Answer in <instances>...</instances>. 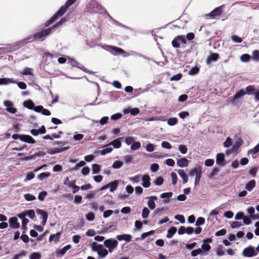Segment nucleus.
Instances as JSON below:
<instances>
[{
    "mask_svg": "<svg viewBox=\"0 0 259 259\" xmlns=\"http://www.w3.org/2000/svg\"><path fill=\"white\" fill-rule=\"evenodd\" d=\"M58 17H51L45 24L43 27L44 29L41 31L36 32L31 35H30L27 37L20 40L15 42L12 44H8L7 47L3 48V52L5 53H9L13 52L25 44L34 41H44L48 36L51 34L52 32L55 31L61 25L67 21V17H63L62 19L56 24L53 25L52 27L48 28H46L52 24Z\"/></svg>",
    "mask_w": 259,
    "mask_h": 259,
    "instance_id": "f257e3e1",
    "label": "nucleus"
},
{
    "mask_svg": "<svg viewBox=\"0 0 259 259\" xmlns=\"http://www.w3.org/2000/svg\"><path fill=\"white\" fill-rule=\"evenodd\" d=\"M88 11L90 14H98L105 15L106 16L110 17V15L107 11L95 1L92 0L90 6L88 8Z\"/></svg>",
    "mask_w": 259,
    "mask_h": 259,
    "instance_id": "f03ea898",
    "label": "nucleus"
},
{
    "mask_svg": "<svg viewBox=\"0 0 259 259\" xmlns=\"http://www.w3.org/2000/svg\"><path fill=\"white\" fill-rule=\"evenodd\" d=\"M76 1V0H67L65 4L61 6L52 16H62L66 12L67 9L74 4Z\"/></svg>",
    "mask_w": 259,
    "mask_h": 259,
    "instance_id": "7ed1b4c3",
    "label": "nucleus"
},
{
    "mask_svg": "<svg viewBox=\"0 0 259 259\" xmlns=\"http://www.w3.org/2000/svg\"><path fill=\"white\" fill-rule=\"evenodd\" d=\"M118 244V241L113 238L107 239L104 242L105 246L108 248L110 253L112 252L113 250L117 246Z\"/></svg>",
    "mask_w": 259,
    "mask_h": 259,
    "instance_id": "20e7f679",
    "label": "nucleus"
},
{
    "mask_svg": "<svg viewBox=\"0 0 259 259\" xmlns=\"http://www.w3.org/2000/svg\"><path fill=\"white\" fill-rule=\"evenodd\" d=\"M102 47L114 55H119L126 53L124 50L115 46H105Z\"/></svg>",
    "mask_w": 259,
    "mask_h": 259,
    "instance_id": "39448f33",
    "label": "nucleus"
},
{
    "mask_svg": "<svg viewBox=\"0 0 259 259\" xmlns=\"http://www.w3.org/2000/svg\"><path fill=\"white\" fill-rule=\"evenodd\" d=\"M225 7V5H222L214 8L210 13L205 14L203 16H221L223 14V11Z\"/></svg>",
    "mask_w": 259,
    "mask_h": 259,
    "instance_id": "423d86ee",
    "label": "nucleus"
},
{
    "mask_svg": "<svg viewBox=\"0 0 259 259\" xmlns=\"http://www.w3.org/2000/svg\"><path fill=\"white\" fill-rule=\"evenodd\" d=\"M68 63L72 66L78 68L83 71L88 73L90 74H92L94 73V72L92 71H90L85 68L82 65L80 64L79 62L76 61L75 60L69 58L68 60Z\"/></svg>",
    "mask_w": 259,
    "mask_h": 259,
    "instance_id": "0eeeda50",
    "label": "nucleus"
},
{
    "mask_svg": "<svg viewBox=\"0 0 259 259\" xmlns=\"http://www.w3.org/2000/svg\"><path fill=\"white\" fill-rule=\"evenodd\" d=\"M186 39L184 36L178 35L174 38L171 42L172 46L174 48H178L180 47L181 44H186Z\"/></svg>",
    "mask_w": 259,
    "mask_h": 259,
    "instance_id": "6e6552de",
    "label": "nucleus"
},
{
    "mask_svg": "<svg viewBox=\"0 0 259 259\" xmlns=\"http://www.w3.org/2000/svg\"><path fill=\"white\" fill-rule=\"evenodd\" d=\"M242 254L244 257H251L256 255L257 252L255 250V248L250 245L243 249Z\"/></svg>",
    "mask_w": 259,
    "mask_h": 259,
    "instance_id": "1a4fd4ad",
    "label": "nucleus"
},
{
    "mask_svg": "<svg viewBox=\"0 0 259 259\" xmlns=\"http://www.w3.org/2000/svg\"><path fill=\"white\" fill-rule=\"evenodd\" d=\"M225 154L223 153H219L216 156V163L220 166H224L226 162L225 160Z\"/></svg>",
    "mask_w": 259,
    "mask_h": 259,
    "instance_id": "9d476101",
    "label": "nucleus"
},
{
    "mask_svg": "<svg viewBox=\"0 0 259 259\" xmlns=\"http://www.w3.org/2000/svg\"><path fill=\"white\" fill-rule=\"evenodd\" d=\"M4 105L6 107V110L9 113H11L12 114H15L17 112V109L13 107V103L11 101H5Z\"/></svg>",
    "mask_w": 259,
    "mask_h": 259,
    "instance_id": "9b49d317",
    "label": "nucleus"
},
{
    "mask_svg": "<svg viewBox=\"0 0 259 259\" xmlns=\"http://www.w3.org/2000/svg\"><path fill=\"white\" fill-rule=\"evenodd\" d=\"M243 141L241 138H238L236 140L234 145L231 148L232 153H236L238 151L239 148L243 145Z\"/></svg>",
    "mask_w": 259,
    "mask_h": 259,
    "instance_id": "f8f14e48",
    "label": "nucleus"
},
{
    "mask_svg": "<svg viewBox=\"0 0 259 259\" xmlns=\"http://www.w3.org/2000/svg\"><path fill=\"white\" fill-rule=\"evenodd\" d=\"M20 140L28 144H34L35 140L30 136L27 135H21Z\"/></svg>",
    "mask_w": 259,
    "mask_h": 259,
    "instance_id": "ddd939ff",
    "label": "nucleus"
},
{
    "mask_svg": "<svg viewBox=\"0 0 259 259\" xmlns=\"http://www.w3.org/2000/svg\"><path fill=\"white\" fill-rule=\"evenodd\" d=\"M124 137L117 138L113 141L110 142L107 146H113L114 148H119L121 147V141L124 139Z\"/></svg>",
    "mask_w": 259,
    "mask_h": 259,
    "instance_id": "4468645a",
    "label": "nucleus"
},
{
    "mask_svg": "<svg viewBox=\"0 0 259 259\" xmlns=\"http://www.w3.org/2000/svg\"><path fill=\"white\" fill-rule=\"evenodd\" d=\"M10 227L13 229H18L20 227V224L18 222V219L16 217H12L9 220Z\"/></svg>",
    "mask_w": 259,
    "mask_h": 259,
    "instance_id": "2eb2a0df",
    "label": "nucleus"
},
{
    "mask_svg": "<svg viewBox=\"0 0 259 259\" xmlns=\"http://www.w3.org/2000/svg\"><path fill=\"white\" fill-rule=\"evenodd\" d=\"M142 185L144 188H148L150 186V177L148 175H145L142 178Z\"/></svg>",
    "mask_w": 259,
    "mask_h": 259,
    "instance_id": "dca6fc26",
    "label": "nucleus"
},
{
    "mask_svg": "<svg viewBox=\"0 0 259 259\" xmlns=\"http://www.w3.org/2000/svg\"><path fill=\"white\" fill-rule=\"evenodd\" d=\"M219 58V55L218 53H211L206 59V63L210 64L211 62L217 61Z\"/></svg>",
    "mask_w": 259,
    "mask_h": 259,
    "instance_id": "f3484780",
    "label": "nucleus"
},
{
    "mask_svg": "<svg viewBox=\"0 0 259 259\" xmlns=\"http://www.w3.org/2000/svg\"><path fill=\"white\" fill-rule=\"evenodd\" d=\"M173 193L172 192H165L162 193L160 195V197L162 199H165L163 200V202L164 203H167L169 202L170 199L169 198L172 196Z\"/></svg>",
    "mask_w": 259,
    "mask_h": 259,
    "instance_id": "a211bd4d",
    "label": "nucleus"
},
{
    "mask_svg": "<svg viewBox=\"0 0 259 259\" xmlns=\"http://www.w3.org/2000/svg\"><path fill=\"white\" fill-rule=\"evenodd\" d=\"M201 171H202V167L199 164H197L194 168L189 171V175L192 177L194 175H197V174L199 173Z\"/></svg>",
    "mask_w": 259,
    "mask_h": 259,
    "instance_id": "6ab92c4d",
    "label": "nucleus"
},
{
    "mask_svg": "<svg viewBox=\"0 0 259 259\" xmlns=\"http://www.w3.org/2000/svg\"><path fill=\"white\" fill-rule=\"evenodd\" d=\"M177 164L180 167H187L189 165V161L186 158H182L177 160Z\"/></svg>",
    "mask_w": 259,
    "mask_h": 259,
    "instance_id": "aec40b11",
    "label": "nucleus"
},
{
    "mask_svg": "<svg viewBox=\"0 0 259 259\" xmlns=\"http://www.w3.org/2000/svg\"><path fill=\"white\" fill-rule=\"evenodd\" d=\"M116 238L119 241L124 240L126 242H130L132 240V236L130 234H122L117 235Z\"/></svg>",
    "mask_w": 259,
    "mask_h": 259,
    "instance_id": "412c9836",
    "label": "nucleus"
},
{
    "mask_svg": "<svg viewBox=\"0 0 259 259\" xmlns=\"http://www.w3.org/2000/svg\"><path fill=\"white\" fill-rule=\"evenodd\" d=\"M119 181L118 180H114L110 183L108 184L109 185V188H110V191L111 192H114L116 190L118 185L119 184Z\"/></svg>",
    "mask_w": 259,
    "mask_h": 259,
    "instance_id": "4be33fe9",
    "label": "nucleus"
},
{
    "mask_svg": "<svg viewBox=\"0 0 259 259\" xmlns=\"http://www.w3.org/2000/svg\"><path fill=\"white\" fill-rule=\"evenodd\" d=\"M255 181L254 180H252L245 185V188L248 191H251L255 187Z\"/></svg>",
    "mask_w": 259,
    "mask_h": 259,
    "instance_id": "5701e85b",
    "label": "nucleus"
},
{
    "mask_svg": "<svg viewBox=\"0 0 259 259\" xmlns=\"http://www.w3.org/2000/svg\"><path fill=\"white\" fill-rule=\"evenodd\" d=\"M178 173L179 175V176L181 177V178L183 179V183L185 184L187 183L188 181V176L185 172L184 170L183 169H179L178 170Z\"/></svg>",
    "mask_w": 259,
    "mask_h": 259,
    "instance_id": "b1692460",
    "label": "nucleus"
},
{
    "mask_svg": "<svg viewBox=\"0 0 259 259\" xmlns=\"http://www.w3.org/2000/svg\"><path fill=\"white\" fill-rule=\"evenodd\" d=\"M11 83H15L16 81L13 80L12 78H0V85H7Z\"/></svg>",
    "mask_w": 259,
    "mask_h": 259,
    "instance_id": "393cba45",
    "label": "nucleus"
},
{
    "mask_svg": "<svg viewBox=\"0 0 259 259\" xmlns=\"http://www.w3.org/2000/svg\"><path fill=\"white\" fill-rule=\"evenodd\" d=\"M61 237V233L58 232L55 234H51L49 238V241L51 242L54 241L55 243H57Z\"/></svg>",
    "mask_w": 259,
    "mask_h": 259,
    "instance_id": "a878e982",
    "label": "nucleus"
},
{
    "mask_svg": "<svg viewBox=\"0 0 259 259\" xmlns=\"http://www.w3.org/2000/svg\"><path fill=\"white\" fill-rule=\"evenodd\" d=\"M256 90V89H254L252 85H250L246 87L244 91L245 95H252L255 93Z\"/></svg>",
    "mask_w": 259,
    "mask_h": 259,
    "instance_id": "bb28decb",
    "label": "nucleus"
},
{
    "mask_svg": "<svg viewBox=\"0 0 259 259\" xmlns=\"http://www.w3.org/2000/svg\"><path fill=\"white\" fill-rule=\"evenodd\" d=\"M177 229L175 227H171L170 229H169L167 231V233L166 234V237L167 238H171L177 232Z\"/></svg>",
    "mask_w": 259,
    "mask_h": 259,
    "instance_id": "cd10ccee",
    "label": "nucleus"
},
{
    "mask_svg": "<svg viewBox=\"0 0 259 259\" xmlns=\"http://www.w3.org/2000/svg\"><path fill=\"white\" fill-rule=\"evenodd\" d=\"M183 18L184 17H179V19H178L177 20H176L175 21V22L177 23V24L179 25L178 26H177V27H178L179 28H184V26L187 21L185 20H182L180 19V18Z\"/></svg>",
    "mask_w": 259,
    "mask_h": 259,
    "instance_id": "c85d7f7f",
    "label": "nucleus"
},
{
    "mask_svg": "<svg viewBox=\"0 0 259 259\" xmlns=\"http://www.w3.org/2000/svg\"><path fill=\"white\" fill-rule=\"evenodd\" d=\"M245 95V91L243 89H241L237 92L235 95L233 96L234 100H236L238 99L239 98L242 97L244 95Z\"/></svg>",
    "mask_w": 259,
    "mask_h": 259,
    "instance_id": "c756f323",
    "label": "nucleus"
},
{
    "mask_svg": "<svg viewBox=\"0 0 259 259\" xmlns=\"http://www.w3.org/2000/svg\"><path fill=\"white\" fill-rule=\"evenodd\" d=\"M202 253L204 254H206L204 252H207L211 249V246L209 244L203 243L201 245V248Z\"/></svg>",
    "mask_w": 259,
    "mask_h": 259,
    "instance_id": "7c9ffc66",
    "label": "nucleus"
},
{
    "mask_svg": "<svg viewBox=\"0 0 259 259\" xmlns=\"http://www.w3.org/2000/svg\"><path fill=\"white\" fill-rule=\"evenodd\" d=\"M123 163L121 161L116 160L114 161L112 165V167L114 169H118L122 166Z\"/></svg>",
    "mask_w": 259,
    "mask_h": 259,
    "instance_id": "2f4dec72",
    "label": "nucleus"
},
{
    "mask_svg": "<svg viewBox=\"0 0 259 259\" xmlns=\"http://www.w3.org/2000/svg\"><path fill=\"white\" fill-rule=\"evenodd\" d=\"M100 171V166L98 164H93L92 165V173L93 174H98Z\"/></svg>",
    "mask_w": 259,
    "mask_h": 259,
    "instance_id": "473e14b6",
    "label": "nucleus"
},
{
    "mask_svg": "<svg viewBox=\"0 0 259 259\" xmlns=\"http://www.w3.org/2000/svg\"><path fill=\"white\" fill-rule=\"evenodd\" d=\"M32 71H33V69L32 68H29V67H25L23 69V71L21 72V74L24 75H33Z\"/></svg>",
    "mask_w": 259,
    "mask_h": 259,
    "instance_id": "72a5a7b5",
    "label": "nucleus"
},
{
    "mask_svg": "<svg viewBox=\"0 0 259 259\" xmlns=\"http://www.w3.org/2000/svg\"><path fill=\"white\" fill-rule=\"evenodd\" d=\"M259 152V143L253 148L248 151V154H255Z\"/></svg>",
    "mask_w": 259,
    "mask_h": 259,
    "instance_id": "f704fd0d",
    "label": "nucleus"
},
{
    "mask_svg": "<svg viewBox=\"0 0 259 259\" xmlns=\"http://www.w3.org/2000/svg\"><path fill=\"white\" fill-rule=\"evenodd\" d=\"M217 254L219 256H222L225 254L224 251L223 250V246L222 245H219L215 249Z\"/></svg>",
    "mask_w": 259,
    "mask_h": 259,
    "instance_id": "c9c22d12",
    "label": "nucleus"
},
{
    "mask_svg": "<svg viewBox=\"0 0 259 259\" xmlns=\"http://www.w3.org/2000/svg\"><path fill=\"white\" fill-rule=\"evenodd\" d=\"M23 106L28 109V107L29 108H33V106H34V103L32 101L29 100L27 101H25L23 103Z\"/></svg>",
    "mask_w": 259,
    "mask_h": 259,
    "instance_id": "e433bc0d",
    "label": "nucleus"
},
{
    "mask_svg": "<svg viewBox=\"0 0 259 259\" xmlns=\"http://www.w3.org/2000/svg\"><path fill=\"white\" fill-rule=\"evenodd\" d=\"M106 148H104L100 151L101 155H105L109 153H110L112 150V148L106 146Z\"/></svg>",
    "mask_w": 259,
    "mask_h": 259,
    "instance_id": "4c0bfd02",
    "label": "nucleus"
},
{
    "mask_svg": "<svg viewBox=\"0 0 259 259\" xmlns=\"http://www.w3.org/2000/svg\"><path fill=\"white\" fill-rule=\"evenodd\" d=\"M50 176H51V173L49 172H42V173L40 174L39 175H38V179L39 180L42 181L44 179H45V178H48Z\"/></svg>",
    "mask_w": 259,
    "mask_h": 259,
    "instance_id": "58836bf2",
    "label": "nucleus"
},
{
    "mask_svg": "<svg viewBox=\"0 0 259 259\" xmlns=\"http://www.w3.org/2000/svg\"><path fill=\"white\" fill-rule=\"evenodd\" d=\"M252 59L256 62L259 61V51L258 50H254L252 54Z\"/></svg>",
    "mask_w": 259,
    "mask_h": 259,
    "instance_id": "ea45409f",
    "label": "nucleus"
},
{
    "mask_svg": "<svg viewBox=\"0 0 259 259\" xmlns=\"http://www.w3.org/2000/svg\"><path fill=\"white\" fill-rule=\"evenodd\" d=\"M140 147L141 143L139 142H134L131 146V149L132 150H137Z\"/></svg>",
    "mask_w": 259,
    "mask_h": 259,
    "instance_id": "a19ab883",
    "label": "nucleus"
},
{
    "mask_svg": "<svg viewBox=\"0 0 259 259\" xmlns=\"http://www.w3.org/2000/svg\"><path fill=\"white\" fill-rule=\"evenodd\" d=\"M36 211L38 215L42 216V219L48 217V213L43 209H37Z\"/></svg>",
    "mask_w": 259,
    "mask_h": 259,
    "instance_id": "79ce46f5",
    "label": "nucleus"
},
{
    "mask_svg": "<svg viewBox=\"0 0 259 259\" xmlns=\"http://www.w3.org/2000/svg\"><path fill=\"white\" fill-rule=\"evenodd\" d=\"M85 164V162L84 161H80L77 163L75 166L71 169V171H75L77 170L79 167L83 166Z\"/></svg>",
    "mask_w": 259,
    "mask_h": 259,
    "instance_id": "37998d69",
    "label": "nucleus"
},
{
    "mask_svg": "<svg viewBox=\"0 0 259 259\" xmlns=\"http://www.w3.org/2000/svg\"><path fill=\"white\" fill-rule=\"evenodd\" d=\"M164 182L163 178L162 177H159L153 181V184L156 186H161Z\"/></svg>",
    "mask_w": 259,
    "mask_h": 259,
    "instance_id": "c03bdc74",
    "label": "nucleus"
},
{
    "mask_svg": "<svg viewBox=\"0 0 259 259\" xmlns=\"http://www.w3.org/2000/svg\"><path fill=\"white\" fill-rule=\"evenodd\" d=\"M150 210L146 207H144L142 210V217L143 219H146L148 217Z\"/></svg>",
    "mask_w": 259,
    "mask_h": 259,
    "instance_id": "a18cd8bd",
    "label": "nucleus"
},
{
    "mask_svg": "<svg viewBox=\"0 0 259 259\" xmlns=\"http://www.w3.org/2000/svg\"><path fill=\"white\" fill-rule=\"evenodd\" d=\"M219 171H220V169L218 167H214L213 168V169L212 170V171H211V172L209 174L208 178L209 179H212L213 176L216 175L219 172Z\"/></svg>",
    "mask_w": 259,
    "mask_h": 259,
    "instance_id": "49530a36",
    "label": "nucleus"
},
{
    "mask_svg": "<svg viewBox=\"0 0 259 259\" xmlns=\"http://www.w3.org/2000/svg\"><path fill=\"white\" fill-rule=\"evenodd\" d=\"M110 20H111V21H113V22H114L116 25H118V26H121V27H123V28H125V29H127L130 30H131V31H134V29H132V28H131L129 27H128V26H125V25H123V24H122L120 23H119V22H117V21H115V20L112 18V17H110Z\"/></svg>",
    "mask_w": 259,
    "mask_h": 259,
    "instance_id": "de8ad7c7",
    "label": "nucleus"
},
{
    "mask_svg": "<svg viewBox=\"0 0 259 259\" xmlns=\"http://www.w3.org/2000/svg\"><path fill=\"white\" fill-rule=\"evenodd\" d=\"M178 123V119L176 117L170 118L167 120V124L170 126L176 125Z\"/></svg>",
    "mask_w": 259,
    "mask_h": 259,
    "instance_id": "09e8293b",
    "label": "nucleus"
},
{
    "mask_svg": "<svg viewBox=\"0 0 259 259\" xmlns=\"http://www.w3.org/2000/svg\"><path fill=\"white\" fill-rule=\"evenodd\" d=\"M108 250L105 248H103V249H101V250L98 251V254L100 257L104 258L108 254Z\"/></svg>",
    "mask_w": 259,
    "mask_h": 259,
    "instance_id": "8fccbe9b",
    "label": "nucleus"
},
{
    "mask_svg": "<svg viewBox=\"0 0 259 259\" xmlns=\"http://www.w3.org/2000/svg\"><path fill=\"white\" fill-rule=\"evenodd\" d=\"M257 171H258L257 167H253L249 169V174L252 177L255 178L256 176V174H257Z\"/></svg>",
    "mask_w": 259,
    "mask_h": 259,
    "instance_id": "3c124183",
    "label": "nucleus"
},
{
    "mask_svg": "<svg viewBox=\"0 0 259 259\" xmlns=\"http://www.w3.org/2000/svg\"><path fill=\"white\" fill-rule=\"evenodd\" d=\"M240 59L243 62H247L250 60V56L247 54L242 55Z\"/></svg>",
    "mask_w": 259,
    "mask_h": 259,
    "instance_id": "603ef678",
    "label": "nucleus"
},
{
    "mask_svg": "<svg viewBox=\"0 0 259 259\" xmlns=\"http://www.w3.org/2000/svg\"><path fill=\"white\" fill-rule=\"evenodd\" d=\"M40 258L41 254L37 252H32L29 256L30 259H40Z\"/></svg>",
    "mask_w": 259,
    "mask_h": 259,
    "instance_id": "864d4df0",
    "label": "nucleus"
},
{
    "mask_svg": "<svg viewBox=\"0 0 259 259\" xmlns=\"http://www.w3.org/2000/svg\"><path fill=\"white\" fill-rule=\"evenodd\" d=\"M24 197L27 201H32L36 199L34 195L30 193H27L24 194Z\"/></svg>",
    "mask_w": 259,
    "mask_h": 259,
    "instance_id": "5fc2aeb1",
    "label": "nucleus"
},
{
    "mask_svg": "<svg viewBox=\"0 0 259 259\" xmlns=\"http://www.w3.org/2000/svg\"><path fill=\"white\" fill-rule=\"evenodd\" d=\"M202 171H201L199 173L197 174L196 175V177L195 179L194 185L195 186H197L199 184L201 176H202Z\"/></svg>",
    "mask_w": 259,
    "mask_h": 259,
    "instance_id": "6e6d98bb",
    "label": "nucleus"
},
{
    "mask_svg": "<svg viewBox=\"0 0 259 259\" xmlns=\"http://www.w3.org/2000/svg\"><path fill=\"white\" fill-rule=\"evenodd\" d=\"M199 68L197 66H195L189 71V74L191 75H194L197 74L199 72Z\"/></svg>",
    "mask_w": 259,
    "mask_h": 259,
    "instance_id": "4d7b16f0",
    "label": "nucleus"
},
{
    "mask_svg": "<svg viewBox=\"0 0 259 259\" xmlns=\"http://www.w3.org/2000/svg\"><path fill=\"white\" fill-rule=\"evenodd\" d=\"M205 223V219L202 217H199L197 219L196 223L195 226L197 227H199L201 225H202Z\"/></svg>",
    "mask_w": 259,
    "mask_h": 259,
    "instance_id": "13d9d810",
    "label": "nucleus"
},
{
    "mask_svg": "<svg viewBox=\"0 0 259 259\" xmlns=\"http://www.w3.org/2000/svg\"><path fill=\"white\" fill-rule=\"evenodd\" d=\"M26 215H28L31 219H34L35 217L34 210L33 209H29L26 211Z\"/></svg>",
    "mask_w": 259,
    "mask_h": 259,
    "instance_id": "bf43d9fd",
    "label": "nucleus"
},
{
    "mask_svg": "<svg viewBox=\"0 0 259 259\" xmlns=\"http://www.w3.org/2000/svg\"><path fill=\"white\" fill-rule=\"evenodd\" d=\"M34 177H35V175L33 172L31 171V172H28V173H27L26 177L25 179L24 180V181H25V182L30 181V180H32V179H33L34 178Z\"/></svg>",
    "mask_w": 259,
    "mask_h": 259,
    "instance_id": "052dcab7",
    "label": "nucleus"
},
{
    "mask_svg": "<svg viewBox=\"0 0 259 259\" xmlns=\"http://www.w3.org/2000/svg\"><path fill=\"white\" fill-rule=\"evenodd\" d=\"M202 253V250L201 248L196 249L192 251L191 253V256L194 257L197 255Z\"/></svg>",
    "mask_w": 259,
    "mask_h": 259,
    "instance_id": "680f3d73",
    "label": "nucleus"
},
{
    "mask_svg": "<svg viewBox=\"0 0 259 259\" xmlns=\"http://www.w3.org/2000/svg\"><path fill=\"white\" fill-rule=\"evenodd\" d=\"M232 145V139L230 137L227 138L224 143V146L226 148L230 147Z\"/></svg>",
    "mask_w": 259,
    "mask_h": 259,
    "instance_id": "e2e57ef3",
    "label": "nucleus"
},
{
    "mask_svg": "<svg viewBox=\"0 0 259 259\" xmlns=\"http://www.w3.org/2000/svg\"><path fill=\"white\" fill-rule=\"evenodd\" d=\"M175 219L179 221L181 224H184L185 222V219L183 215L177 214L175 217Z\"/></svg>",
    "mask_w": 259,
    "mask_h": 259,
    "instance_id": "0e129e2a",
    "label": "nucleus"
},
{
    "mask_svg": "<svg viewBox=\"0 0 259 259\" xmlns=\"http://www.w3.org/2000/svg\"><path fill=\"white\" fill-rule=\"evenodd\" d=\"M117 226L115 224H111L109 223L106 225V228L109 230V232H112L113 230H116Z\"/></svg>",
    "mask_w": 259,
    "mask_h": 259,
    "instance_id": "69168bd1",
    "label": "nucleus"
},
{
    "mask_svg": "<svg viewBox=\"0 0 259 259\" xmlns=\"http://www.w3.org/2000/svg\"><path fill=\"white\" fill-rule=\"evenodd\" d=\"M179 150L181 152V153L185 154L187 152V148L186 146L184 145H180L179 146Z\"/></svg>",
    "mask_w": 259,
    "mask_h": 259,
    "instance_id": "338daca9",
    "label": "nucleus"
},
{
    "mask_svg": "<svg viewBox=\"0 0 259 259\" xmlns=\"http://www.w3.org/2000/svg\"><path fill=\"white\" fill-rule=\"evenodd\" d=\"M95 214L93 212H89L86 214V219L89 221H92L95 219Z\"/></svg>",
    "mask_w": 259,
    "mask_h": 259,
    "instance_id": "774afa93",
    "label": "nucleus"
}]
</instances>
